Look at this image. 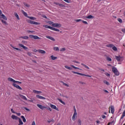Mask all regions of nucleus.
<instances>
[{"instance_id": "1", "label": "nucleus", "mask_w": 125, "mask_h": 125, "mask_svg": "<svg viewBox=\"0 0 125 125\" xmlns=\"http://www.w3.org/2000/svg\"><path fill=\"white\" fill-rule=\"evenodd\" d=\"M72 73H73V74H77V75H80V76H84L85 77H88L89 78H91V76H90L89 75H86L84 74L75 72V71H72Z\"/></svg>"}, {"instance_id": "2", "label": "nucleus", "mask_w": 125, "mask_h": 125, "mask_svg": "<svg viewBox=\"0 0 125 125\" xmlns=\"http://www.w3.org/2000/svg\"><path fill=\"white\" fill-rule=\"evenodd\" d=\"M115 58L118 62H122L124 60L123 57L121 56H115Z\"/></svg>"}, {"instance_id": "3", "label": "nucleus", "mask_w": 125, "mask_h": 125, "mask_svg": "<svg viewBox=\"0 0 125 125\" xmlns=\"http://www.w3.org/2000/svg\"><path fill=\"white\" fill-rule=\"evenodd\" d=\"M112 71L116 76H119L120 75V73L118 71V69L116 67H112Z\"/></svg>"}, {"instance_id": "4", "label": "nucleus", "mask_w": 125, "mask_h": 125, "mask_svg": "<svg viewBox=\"0 0 125 125\" xmlns=\"http://www.w3.org/2000/svg\"><path fill=\"white\" fill-rule=\"evenodd\" d=\"M52 26L53 27H55L56 28H60L61 27V24L57 23H52Z\"/></svg>"}, {"instance_id": "5", "label": "nucleus", "mask_w": 125, "mask_h": 125, "mask_svg": "<svg viewBox=\"0 0 125 125\" xmlns=\"http://www.w3.org/2000/svg\"><path fill=\"white\" fill-rule=\"evenodd\" d=\"M77 115H78V113H77V110L76 109V108L74 107V113L72 116V120L73 121H75V118H77Z\"/></svg>"}, {"instance_id": "6", "label": "nucleus", "mask_w": 125, "mask_h": 125, "mask_svg": "<svg viewBox=\"0 0 125 125\" xmlns=\"http://www.w3.org/2000/svg\"><path fill=\"white\" fill-rule=\"evenodd\" d=\"M37 107H38V108H40V109H41V110H43L44 109H47V107L46 106H44L42 104H37Z\"/></svg>"}, {"instance_id": "7", "label": "nucleus", "mask_w": 125, "mask_h": 125, "mask_svg": "<svg viewBox=\"0 0 125 125\" xmlns=\"http://www.w3.org/2000/svg\"><path fill=\"white\" fill-rule=\"evenodd\" d=\"M110 110L111 112V113L114 114L115 112V107H114V106L111 105V106L109 107V113H110Z\"/></svg>"}, {"instance_id": "8", "label": "nucleus", "mask_w": 125, "mask_h": 125, "mask_svg": "<svg viewBox=\"0 0 125 125\" xmlns=\"http://www.w3.org/2000/svg\"><path fill=\"white\" fill-rule=\"evenodd\" d=\"M50 106L52 109H54V110H56V111H59V109L58 107H56V105L51 104Z\"/></svg>"}, {"instance_id": "9", "label": "nucleus", "mask_w": 125, "mask_h": 125, "mask_svg": "<svg viewBox=\"0 0 125 125\" xmlns=\"http://www.w3.org/2000/svg\"><path fill=\"white\" fill-rule=\"evenodd\" d=\"M29 37H30L31 39H34V40H39L40 39V37L37 36H34V35H29Z\"/></svg>"}, {"instance_id": "10", "label": "nucleus", "mask_w": 125, "mask_h": 125, "mask_svg": "<svg viewBox=\"0 0 125 125\" xmlns=\"http://www.w3.org/2000/svg\"><path fill=\"white\" fill-rule=\"evenodd\" d=\"M13 85L15 86V87H16L17 88H18V89H20V90H22V88H21L20 86L16 84L15 83H13Z\"/></svg>"}, {"instance_id": "11", "label": "nucleus", "mask_w": 125, "mask_h": 125, "mask_svg": "<svg viewBox=\"0 0 125 125\" xmlns=\"http://www.w3.org/2000/svg\"><path fill=\"white\" fill-rule=\"evenodd\" d=\"M19 46H20V47H22V48H23V49H25V50H27V49H28V47H27L25 46H24V45L22 44H19Z\"/></svg>"}, {"instance_id": "12", "label": "nucleus", "mask_w": 125, "mask_h": 125, "mask_svg": "<svg viewBox=\"0 0 125 125\" xmlns=\"http://www.w3.org/2000/svg\"><path fill=\"white\" fill-rule=\"evenodd\" d=\"M47 39H49V40H51V41H53V42H55V39L52 37L50 36H46Z\"/></svg>"}, {"instance_id": "13", "label": "nucleus", "mask_w": 125, "mask_h": 125, "mask_svg": "<svg viewBox=\"0 0 125 125\" xmlns=\"http://www.w3.org/2000/svg\"><path fill=\"white\" fill-rule=\"evenodd\" d=\"M36 97H37V98H38L39 99L45 100V98L44 97H42L39 95H36Z\"/></svg>"}, {"instance_id": "14", "label": "nucleus", "mask_w": 125, "mask_h": 125, "mask_svg": "<svg viewBox=\"0 0 125 125\" xmlns=\"http://www.w3.org/2000/svg\"><path fill=\"white\" fill-rule=\"evenodd\" d=\"M38 52L41 53V54H45V52L43 50L39 49L38 50Z\"/></svg>"}, {"instance_id": "15", "label": "nucleus", "mask_w": 125, "mask_h": 125, "mask_svg": "<svg viewBox=\"0 0 125 125\" xmlns=\"http://www.w3.org/2000/svg\"><path fill=\"white\" fill-rule=\"evenodd\" d=\"M21 13H22V14H23V15H24L25 17H29V16H28V14H27V13L24 11V10H21Z\"/></svg>"}, {"instance_id": "16", "label": "nucleus", "mask_w": 125, "mask_h": 125, "mask_svg": "<svg viewBox=\"0 0 125 125\" xmlns=\"http://www.w3.org/2000/svg\"><path fill=\"white\" fill-rule=\"evenodd\" d=\"M43 27H44V28H46V29H50V30H52V27L46 25H43Z\"/></svg>"}, {"instance_id": "17", "label": "nucleus", "mask_w": 125, "mask_h": 125, "mask_svg": "<svg viewBox=\"0 0 125 125\" xmlns=\"http://www.w3.org/2000/svg\"><path fill=\"white\" fill-rule=\"evenodd\" d=\"M12 119H13V120H18L19 119V118L14 115H12L11 116Z\"/></svg>"}, {"instance_id": "18", "label": "nucleus", "mask_w": 125, "mask_h": 125, "mask_svg": "<svg viewBox=\"0 0 125 125\" xmlns=\"http://www.w3.org/2000/svg\"><path fill=\"white\" fill-rule=\"evenodd\" d=\"M57 100H58V101H59V102L62 103V104H63V105H66V103H65V102H63L62 100H61L60 99H57Z\"/></svg>"}, {"instance_id": "19", "label": "nucleus", "mask_w": 125, "mask_h": 125, "mask_svg": "<svg viewBox=\"0 0 125 125\" xmlns=\"http://www.w3.org/2000/svg\"><path fill=\"white\" fill-rule=\"evenodd\" d=\"M33 92L34 93H37V94H40V93H42V91H37L36 90H33Z\"/></svg>"}, {"instance_id": "20", "label": "nucleus", "mask_w": 125, "mask_h": 125, "mask_svg": "<svg viewBox=\"0 0 125 125\" xmlns=\"http://www.w3.org/2000/svg\"><path fill=\"white\" fill-rule=\"evenodd\" d=\"M14 14H15V17H16L17 19L18 20H20V18H19V16L18 15V14H17V13L15 12V13H14Z\"/></svg>"}, {"instance_id": "21", "label": "nucleus", "mask_w": 125, "mask_h": 125, "mask_svg": "<svg viewBox=\"0 0 125 125\" xmlns=\"http://www.w3.org/2000/svg\"><path fill=\"white\" fill-rule=\"evenodd\" d=\"M1 18H2V19H3L4 20H7V18H6V17L5 16V15L3 14H2L1 15Z\"/></svg>"}, {"instance_id": "22", "label": "nucleus", "mask_w": 125, "mask_h": 125, "mask_svg": "<svg viewBox=\"0 0 125 125\" xmlns=\"http://www.w3.org/2000/svg\"><path fill=\"white\" fill-rule=\"evenodd\" d=\"M8 81H9V82H12L13 83H15V82H16V81L14 80L13 79L11 78H8Z\"/></svg>"}, {"instance_id": "23", "label": "nucleus", "mask_w": 125, "mask_h": 125, "mask_svg": "<svg viewBox=\"0 0 125 125\" xmlns=\"http://www.w3.org/2000/svg\"><path fill=\"white\" fill-rule=\"evenodd\" d=\"M20 96L21 98H22V99H23V100H28V99H27V98H26V97L25 96H23L22 95H20Z\"/></svg>"}, {"instance_id": "24", "label": "nucleus", "mask_w": 125, "mask_h": 125, "mask_svg": "<svg viewBox=\"0 0 125 125\" xmlns=\"http://www.w3.org/2000/svg\"><path fill=\"white\" fill-rule=\"evenodd\" d=\"M106 59L107 61H108L109 62H111L112 61V59L111 58L109 57V56H106Z\"/></svg>"}, {"instance_id": "25", "label": "nucleus", "mask_w": 125, "mask_h": 125, "mask_svg": "<svg viewBox=\"0 0 125 125\" xmlns=\"http://www.w3.org/2000/svg\"><path fill=\"white\" fill-rule=\"evenodd\" d=\"M52 31H55L56 32H60V30L58 29L54 28V27H52Z\"/></svg>"}, {"instance_id": "26", "label": "nucleus", "mask_w": 125, "mask_h": 125, "mask_svg": "<svg viewBox=\"0 0 125 125\" xmlns=\"http://www.w3.org/2000/svg\"><path fill=\"white\" fill-rule=\"evenodd\" d=\"M53 49L55 50V51H59V47H54Z\"/></svg>"}, {"instance_id": "27", "label": "nucleus", "mask_w": 125, "mask_h": 125, "mask_svg": "<svg viewBox=\"0 0 125 125\" xmlns=\"http://www.w3.org/2000/svg\"><path fill=\"white\" fill-rule=\"evenodd\" d=\"M21 39H23L24 40H28V39H29V37H28V36H21Z\"/></svg>"}, {"instance_id": "28", "label": "nucleus", "mask_w": 125, "mask_h": 125, "mask_svg": "<svg viewBox=\"0 0 125 125\" xmlns=\"http://www.w3.org/2000/svg\"><path fill=\"white\" fill-rule=\"evenodd\" d=\"M18 120H19V125H23V122H22V120H21V119L19 118Z\"/></svg>"}, {"instance_id": "29", "label": "nucleus", "mask_w": 125, "mask_h": 125, "mask_svg": "<svg viewBox=\"0 0 125 125\" xmlns=\"http://www.w3.org/2000/svg\"><path fill=\"white\" fill-rule=\"evenodd\" d=\"M27 18H29V19H30L31 20H36V18L33 17H27Z\"/></svg>"}, {"instance_id": "30", "label": "nucleus", "mask_w": 125, "mask_h": 125, "mask_svg": "<svg viewBox=\"0 0 125 125\" xmlns=\"http://www.w3.org/2000/svg\"><path fill=\"white\" fill-rule=\"evenodd\" d=\"M78 125H82V121L81 119H78L77 121Z\"/></svg>"}, {"instance_id": "31", "label": "nucleus", "mask_w": 125, "mask_h": 125, "mask_svg": "<svg viewBox=\"0 0 125 125\" xmlns=\"http://www.w3.org/2000/svg\"><path fill=\"white\" fill-rule=\"evenodd\" d=\"M21 119H22L23 123H26V119L24 117V116H21Z\"/></svg>"}, {"instance_id": "32", "label": "nucleus", "mask_w": 125, "mask_h": 125, "mask_svg": "<svg viewBox=\"0 0 125 125\" xmlns=\"http://www.w3.org/2000/svg\"><path fill=\"white\" fill-rule=\"evenodd\" d=\"M86 18H87L88 19H93V18H94V17L92 15H89V16L86 17Z\"/></svg>"}, {"instance_id": "33", "label": "nucleus", "mask_w": 125, "mask_h": 125, "mask_svg": "<svg viewBox=\"0 0 125 125\" xmlns=\"http://www.w3.org/2000/svg\"><path fill=\"white\" fill-rule=\"evenodd\" d=\"M107 47H113V46H114V45L113 44H107L106 45Z\"/></svg>"}, {"instance_id": "34", "label": "nucleus", "mask_w": 125, "mask_h": 125, "mask_svg": "<svg viewBox=\"0 0 125 125\" xmlns=\"http://www.w3.org/2000/svg\"><path fill=\"white\" fill-rule=\"evenodd\" d=\"M112 49L114 51H118V49L117 48V47H116V46H113L112 47Z\"/></svg>"}, {"instance_id": "35", "label": "nucleus", "mask_w": 125, "mask_h": 125, "mask_svg": "<svg viewBox=\"0 0 125 125\" xmlns=\"http://www.w3.org/2000/svg\"><path fill=\"white\" fill-rule=\"evenodd\" d=\"M51 58L52 60H55V59H57V58L56 57H54L53 55L51 56Z\"/></svg>"}, {"instance_id": "36", "label": "nucleus", "mask_w": 125, "mask_h": 125, "mask_svg": "<svg viewBox=\"0 0 125 125\" xmlns=\"http://www.w3.org/2000/svg\"><path fill=\"white\" fill-rule=\"evenodd\" d=\"M65 68H66V69H68V70H72V67H70L67 65L64 66Z\"/></svg>"}, {"instance_id": "37", "label": "nucleus", "mask_w": 125, "mask_h": 125, "mask_svg": "<svg viewBox=\"0 0 125 125\" xmlns=\"http://www.w3.org/2000/svg\"><path fill=\"white\" fill-rule=\"evenodd\" d=\"M71 67H73L74 68V69H77V70H80V68L79 67H77L73 65H70Z\"/></svg>"}, {"instance_id": "38", "label": "nucleus", "mask_w": 125, "mask_h": 125, "mask_svg": "<svg viewBox=\"0 0 125 125\" xmlns=\"http://www.w3.org/2000/svg\"><path fill=\"white\" fill-rule=\"evenodd\" d=\"M2 23H3L4 25H7V22L6 21H4L3 20H1Z\"/></svg>"}, {"instance_id": "39", "label": "nucleus", "mask_w": 125, "mask_h": 125, "mask_svg": "<svg viewBox=\"0 0 125 125\" xmlns=\"http://www.w3.org/2000/svg\"><path fill=\"white\" fill-rule=\"evenodd\" d=\"M62 84H63V85H65V86H67V87H69V85L63 82H62Z\"/></svg>"}, {"instance_id": "40", "label": "nucleus", "mask_w": 125, "mask_h": 125, "mask_svg": "<svg viewBox=\"0 0 125 125\" xmlns=\"http://www.w3.org/2000/svg\"><path fill=\"white\" fill-rule=\"evenodd\" d=\"M11 46H12V47H13V48H14V49H16V50H19V51L21 50V49H19L18 48H16V47H14L13 46H12V45H11Z\"/></svg>"}, {"instance_id": "41", "label": "nucleus", "mask_w": 125, "mask_h": 125, "mask_svg": "<svg viewBox=\"0 0 125 125\" xmlns=\"http://www.w3.org/2000/svg\"><path fill=\"white\" fill-rule=\"evenodd\" d=\"M125 117V110L123 113L122 116L121 117V119H123Z\"/></svg>"}, {"instance_id": "42", "label": "nucleus", "mask_w": 125, "mask_h": 125, "mask_svg": "<svg viewBox=\"0 0 125 125\" xmlns=\"http://www.w3.org/2000/svg\"><path fill=\"white\" fill-rule=\"evenodd\" d=\"M23 4H24V5H25V6H26V7H30V5H29L26 3H24Z\"/></svg>"}, {"instance_id": "43", "label": "nucleus", "mask_w": 125, "mask_h": 125, "mask_svg": "<svg viewBox=\"0 0 125 125\" xmlns=\"http://www.w3.org/2000/svg\"><path fill=\"white\" fill-rule=\"evenodd\" d=\"M34 21H28V23H30V24H34Z\"/></svg>"}, {"instance_id": "44", "label": "nucleus", "mask_w": 125, "mask_h": 125, "mask_svg": "<svg viewBox=\"0 0 125 125\" xmlns=\"http://www.w3.org/2000/svg\"><path fill=\"white\" fill-rule=\"evenodd\" d=\"M65 50H66V48H62L60 49V51L62 52V51H65Z\"/></svg>"}, {"instance_id": "45", "label": "nucleus", "mask_w": 125, "mask_h": 125, "mask_svg": "<svg viewBox=\"0 0 125 125\" xmlns=\"http://www.w3.org/2000/svg\"><path fill=\"white\" fill-rule=\"evenodd\" d=\"M33 25H40V23L34 21Z\"/></svg>"}, {"instance_id": "46", "label": "nucleus", "mask_w": 125, "mask_h": 125, "mask_svg": "<svg viewBox=\"0 0 125 125\" xmlns=\"http://www.w3.org/2000/svg\"><path fill=\"white\" fill-rule=\"evenodd\" d=\"M118 21L120 23H123V20H122V19H118Z\"/></svg>"}, {"instance_id": "47", "label": "nucleus", "mask_w": 125, "mask_h": 125, "mask_svg": "<svg viewBox=\"0 0 125 125\" xmlns=\"http://www.w3.org/2000/svg\"><path fill=\"white\" fill-rule=\"evenodd\" d=\"M59 6L61 7H65V5L62 4H59Z\"/></svg>"}, {"instance_id": "48", "label": "nucleus", "mask_w": 125, "mask_h": 125, "mask_svg": "<svg viewBox=\"0 0 125 125\" xmlns=\"http://www.w3.org/2000/svg\"><path fill=\"white\" fill-rule=\"evenodd\" d=\"M104 83H105V84H107V85H109V82L107 81H104Z\"/></svg>"}, {"instance_id": "49", "label": "nucleus", "mask_w": 125, "mask_h": 125, "mask_svg": "<svg viewBox=\"0 0 125 125\" xmlns=\"http://www.w3.org/2000/svg\"><path fill=\"white\" fill-rule=\"evenodd\" d=\"M27 55H28V56H32V53H31V52H28Z\"/></svg>"}, {"instance_id": "50", "label": "nucleus", "mask_w": 125, "mask_h": 125, "mask_svg": "<svg viewBox=\"0 0 125 125\" xmlns=\"http://www.w3.org/2000/svg\"><path fill=\"white\" fill-rule=\"evenodd\" d=\"M114 122H115V121L113 120V121H112L111 122H109V123H108V125H112V124H114Z\"/></svg>"}, {"instance_id": "51", "label": "nucleus", "mask_w": 125, "mask_h": 125, "mask_svg": "<svg viewBox=\"0 0 125 125\" xmlns=\"http://www.w3.org/2000/svg\"><path fill=\"white\" fill-rule=\"evenodd\" d=\"M65 2H67V3H70V1L68 0H63Z\"/></svg>"}, {"instance_id": "52", "label": "nucleus", "mask_w": 125, "mask_h": 125, "mask_svg": "<svg viewBox=\"0 0 125 125\" xmlns=\"http://www.w3.org/2000/svg\"><path fill=\"white\" fill-rule=\"evenodd\" d=\"M121 31L123 32V33H125V28L122 29Z\"/></svg>"}, {"instance_id": "53", "label": "nucleus", "mask_w": 125, "mask_h": 125, "mask_svg": "<svg viewBox=\"0 0 125 125\" xmlns=\"http://www.w3.org/2000/svg\"><path fill=\"white\" fill-rule=\"evenodd\" d=\"M84 67H85V68H86V69H89V67L88 66H87L86 65H84Z\"/></svg>"}, {"instance_id": "54", "label": "nucleus", "mask_w": 125, "mask_h": 125, "mask_svg": "<svg viewBox=\"0 0 125 125\" xmlns=\"http://www.w3.org/2000/svg\"><path fill=\"white\" fill-rule=\"evenodd\" d=\"M15 83H20V84L22 83V82H19V81H16Z\"/></svg>"}, {"instance_id": "55", "label": "nucleus", "mask_w": 125, "mask_h": 125, "mask_svg": "<svg viewBox=\"0 0 125 125\" xmlns=\"http://www.w3.org/2000/svg\"><path fill=\"white\" fill-rule=\"evenodd\" d=\"M25 110H26V111H28V112H30V109H29L27 107H24Z\"/></svg>"}, {"instance_id": "56", "label": "nucleus", "mask_w": 125, "mask_h": 125, "mask_svg": "<svg viewBox=\"0 0 125 125\" xmlns=\"http://www.w3.org/2000/svg\"><path fill=\"white\" fill-rule=\"evenodd\" d=\"M11 111L12 112V113H13V114H15V112H14V110H13V109H11Z\"/></svg>"}, {"instance_id": "57", "label": "nucleus", "mask_w": 125, "mask_h": 125, "mask_svg": "<svg viewBox=\"0 0 125 125\" xmlns=\"http://www.w3.org/2000/svg\"><path fill=\"white\" fill-rule=\"evenodd\" d=\"M105 75H106L107 76V77H110V74H109V73H106L105 74Z\"/></svg>"}, {"instance_id": "58", "label": "nucleus", "mask_w": 125, "mask_h": 125, "mask_svg": "<svg viewBox=\"0 0 125 125\" xmlns=\"http://www.w3.org/2000/svg\"><path fill=\"white\" fill-rule=\"evenodd\" d=\"M82 21L83 22V23L84 24H87V22H86V21Z\"/></svg>"}, {"instance_id": "59", "label": "nucleus", "mask_w": 125, "mask_h": 125, "mask_svg": "<svg viewBox=\"0 0 125 125\" xmlns=\"http://www.w3.org/2000/svg\"><path fill=\"white\" fill-rule=\"evenodd\" d=\"M80 83H81V84H85V83L84 82H80Z\"/></svg>"}, {"instance_id": "60", "label": "nucleus", "mask_w": 125, "mask_h": 125, "mask_svg": "<svg viewBox=\"0 0 125 125\" xmlns=\"http://www.w3.org/2000/svg\"><path fill=\"white\" fill-rule=\"evenodd\" d=\"M80 21H82V20L79 19V20H76V22H80Z\"/></svg>"}, {"instance_id": "61", "label": "nucleus", "mask_w": 125, "mask_h": 125, "mask_svg": "<svg viewBox=\"0 0 125 125\" xmlns=\"http://www.w3.org/2000/svg\"><path fill=\"white\" fill-rule=\"evenodd\" d=\"M31 125H36V123L35 122V121H33Z\"/></svg>"}, {"instance_id": "62", "label": "nucleus", "mask_w": 125, "mask_h": 125, "mask_svg": "<svg viewBox=\"0 0 125 125\" xmlns=\"http://www.w3.org/2000/svg\"><path fill=\"white\" fill-rule=\"evenodd\" d=\"M102 117L103 119H105L106 118V116H105V115H102Z\"/></svg>"}, {"instance_id": "63", "label": "nucleus", "mask_w": 125, "mask_h": 125, "mask_svg": "<svg viewBox=\"0 0 125 125\" xmlns=\"http://www.w3.org/2000/svg\"><path fill=\"white\" fill-rule=\"evenodd\" d=\"M47 109H48V110H49V111H50V112H51V111H52V109H51L50 108V107H48Z\"/></svg>"}, {"instance_id": "64", "label": "nucleus", "mask_w": 125, "mask_h": 125, "mask_svg": "<svg viewBox=\"0 0 125 125\" xmlns=\"http://www.w3.org/2000/svg\"><path fill=\"white\" fill-rule=\"evenodd\" d=\"M42 17L43 18H45V19H47V17H46V16H42Z\"/></svg>"}]
</instances>
